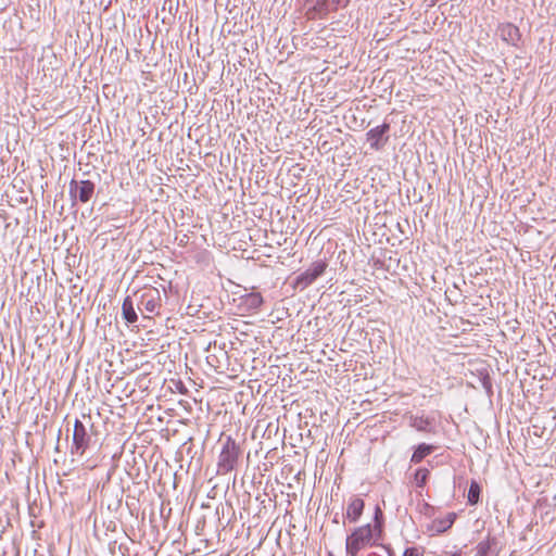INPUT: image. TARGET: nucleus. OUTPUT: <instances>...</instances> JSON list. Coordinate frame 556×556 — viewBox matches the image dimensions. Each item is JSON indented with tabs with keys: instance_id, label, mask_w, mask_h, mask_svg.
Here are the masks:
<instances>
[{
	"instance_id": "dca6fc26",
	"label": "nucleus",
	"mask_w": 556,
	"mask_h": 556,
	"mask_svg": "<svg viewBox=\"0 0 556 556\" xmlns=\"http://www.w3.org/2000/svg\"><path fill=\"white\" fill-rule=\"evenodd\" d=\"M429 470L426 468H419L416 470L414 480L417 486L422 488L426 485L427 480L429 478Z\"/></svg>"
},
{
	"instance_id": "39448f33",
	"label": "nucleus",
	"mask_w": 556,
	"mask_h": 556,
	"mask_svg": "<svg viewBox=\"0 0 556 556\" xmlns=\"http://www.w3.org/2000/svg\"><path fill=\"white\" fill-rule=\"evenodd\" d=\"M327 268V263L324 261H317L313 263L309 268L302 273L298 277V283L308 286L313 283L319 276H321Z\"/></svg>"
},
{
	"instance_id": "4468645a",
	"label": "nucleus",
	"mask_w": 556,
	"mask_h": 556,
	"mask_svg": "<svg viewBox=\"0 0 556 556\" xmlns=\"http://www.w3.org/2000/svg\"><path fill=\"white\" fill-rule=\"evenodd\" d=\"M432 450L433 447L431 445H427L425 443L419 444L414 451L410 462L414 464H419L425 457H427L432 452Z\"/></svg>"
},
{
	"instance_id": "f03ea898",
	"label": "nucleus",
	"mask_w": 556,
	"mask_h": 556,
	"mask_svg": "<svg viewBox=\"0 0 556 556\" xmlns=\"http://www.w3.org/2000/svg\"><path fill=\"white\" fill-rule=\"evenodd\" d=\"M239 457V446L236 441L228 437L219 454L218 467L225 471L233 469Z\"/></svg>"
},
{
	"instance_id": "423d86ee",
	"label": "nucleus",
	"mask_w": 556,
	"mask_h": 556,
	"mask_svg": "<svg viewBox=\"0 0 556 556\" xmlns=\"http://www.w3.org/2000/svg\"><path fill=\"white\" fill-rule=\"evenodd\" d=\"M140 305L149 313H156L161 305L159 290L155 288L146 289L141 294Z\"/></svg>"
},
{
	"instance_id": "a211bd4d",
	"label": "nucleus",
	"mask_w": 556,
	"mask_h": 556,
	"mask_svg": "<svg viewBox=\"0 0 556 556\" xmlns=\"http://www.w3.org/2000/svg\"><path fill=\"white\" fill-rule=\"evenodd\" d=\"M425 548L424 547H408L404 551L402 556H424Z\"/></svg>"
},
{
	"instance_id": "9d476101",
	"label": "nucleus",
	"mask_w": 556,
	"mask_h": 556,
	"mask_svg": "<svg viewBox=\"0 0 556 556\" xmlns=\"http://www.w3.org/2000/svg\"><path fill=\"white\" fill-rule=\"evenodd\" d=\"M72 184H74V181ZM75 186L78 190L79 201L83 203L88 202L93 194V190H94L93 182H91L90 180H83L79 182V185H77L75 182Z\"/></svg>"
},
{
	"instance_id": "2eb2a0df",
	"label": "nucleus",
	"mask_w": 556,
	"mask_h": 556,
	"mask_svg": "<svg viewBox=\"0 0 556 556\" xmlns=\"http://www.w3.org/2000/svg\"><path fill=\"white\" fill-rule=\"evenodd\" d=\"M480 493H481L480 484L477 481L472 480L470 482L469 490H468V495H467L468 503L470 505L478 504L479 501H480Z\"/></svg>"
},
{
	"instance_id": "6e6552de",
	"label": "nucleus",
	"mask_w": 556,
	"mask_h": 556,
	"mask_svg": "<svg viewBox=\"0 0 556 556\" xmlns=\"http://www.w3.org/2000/svg\"><path fill=\"white\" fill-rule=\"evenodd\" d=\"M498 31H500V36L501 38L511 45V46H517L518 42L520 41V38H521V34H520V30L519 28L511 24V23H503L498 26Z\"/></svg>"
},
{
	"instance_id": "7ed1b4c3",
	"label": "nucleus",
	"mask_w": 556,
	"mask_h": 556,
	"mask_svg": "<svg viewBox=\"0 0 556 556\" xmlns=\"http://www.w3.org/2000/svg\"><path fill=\"white\" fill-rule=\"evenodd\" d=\"M390 130V124L383 123L377 127L371 128L366 134L367 141L372 150H380L387 142V134Z\"/></svg>"
},
{
	"instance_id": "9b49d317",
	"label": "nucleus",
	"mask_w": 556,
	"mask_h": 556,
	"mask_svg": "<svg viewBox=\"0 0 556 556\" xmlns=\"http://www.w3.org/2000/svg\"><path fill=\"white\" fill-rule=\"evenodd\" d=\"M123 317L130 324L137 320V314L134 308V303L130 296H126L122 305Z\"/></svg>"
},
{
	"instance_id": "f3484780",
	"label": "nucleus",
	"mask_w": 556,
	"mask_h": 556,
	"mask_svg": "<svg viewBox=\"0 0 556 556\" xmlns=\"http://www.w3.org/2000/svg\"><path fill=\"white\" fill-rule=\"evenodd\" d=\"M410 425L418 431H427L430 422L422 417H414L412 418Z\"/></svg>"
},
{
	"instance_id": "ddd939ff",
	"label": "nucleus",
	"mask_w": 556,
	"mask_h": 556,
	"mask_svg": "<svg viewBox=\"0 0 556 556\" xmlns=\"http://www.w3.org/2000/svg\"><path fill=\"white\" fill-rule=\"evenodd\" d=\"M242 303L251 309H258L263 304V296L261 293H249L242 298Z\"/></svg>"
},
{
	"instance_id": "1a4fd4ad",
	"label": "nucleus",
	"mask_w": 556,
	"mask_h": 556,
	"mask_svg": "<svg viewBox=\"0 0 556 556\" xmlns=\"http://www.w3.org/2000/svg\"><path fill=\"white\" fill-rule=\"evenodd\" d=\"M456 513H448L446 516H444L443 518H437L432 521V526L431 528L438 532V533H443L445 531H447L450 528H452V526L454 525L455 520H456Z\"/></svg>"
},
{
	"instance_id": "f8f14e48",
	"label": "nucleus",
	"mask_w": 556,
	"mask_h": 556,
	"mask_svg": "<svg viewBox=\"0 0 556 556\" xmlns=\"http://www.w3.org/2000/svg\"><path fill=\"white\" fill-rule=\"evenodd\" d=\"M494 545L495 539L488 536L485 540L477 544L475 556H491V551Z\"/></svg>"
},
{
	"instance_id": "20e7f679",
	"label": "nucleus",
	"mask_w": 556,
	"mask_h": 556,
	"mask_svg": "<svg viewBox=\"0 0 556 556\" xmlns=\"http://www.w3.org/2000/svg\"><path fill=\"white\" fill-rule=\"evenodd\" d=\"M88 446V437L84 424L76 419L73 431V453L83 455Z\"/></svg>"
},
{
	"instance_id": "f257e3e1",
	"label": "nucleus",
	"mask_w": 556,
	"mask_h": 556,
	"mask_svg": "<svg viewBox=\"0 0 556 556\" xmlns=\"http://www.w3.org/2000/svg\"><path fill=\"white\" fill-rule=\"evenodd\" d=\"M383 511L379 505L375 507L374 525L356 527L345 540V549L350 556H358L359 552L372 546L381 538Z\"/></svg>"
},
{
	"instance_id": "6ab92c4d",
	"label": "nucleus",
	"mask_w": 556,
	"mask_h": 556,
	"mask_svg": "<svg viewBox=\"0 0 556 556\" xmlns=\"http://www.w3.org/2000/svg\"><path fill=\"white\" fill-rule=\"evenodd\" d=\"M350 0H333L337 5L346 7Z\"/></svg>"
},
{
	"instance_id": "0eeeda50",
	"label": "nucleus",
	"mask_w": 556,
	"mask_h": 556,
	"mask_svg": "<svg viewBox=\"0 0 556 556\" xmlns=\"http://www.w3.org/2000/svg\"><path fill=\"white\" fill-rule=\"evenodd\" d=\"M365 509V502L359 496H352L346 505L345 518L349 522L356 523Z\"/></svg>"
}]
</instances>
